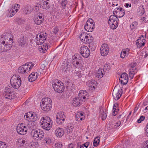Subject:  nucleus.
<instances>
[{"label": "nucleus", "instance_id": "f257e3e1", "mask_svg": "<svg viewBox=\"0 0 148 148\" xmlns=\"http://www.w3.org/2000/svg\"><path fill=\"white\" fill-rule=\"evenodd\" d=\"M114 15L110 16L109 18L108 23L110 25V28L113 29H115L118 25L119 19L118 17H123L125 14L124 9L120 6L116 8L113 12Z\"/></svg>", "mask_w": 148, "mask_h": 148}, {"label": "nucleus", "instance_id": "f03ea898", "mask_svg": "<svg viewBox=\"0 0 148 148\" xmlns=\"http://www.w3.org/2000/svg\"><path fill=\"white\" fill-rule=\"evenodd\" d=\"M52 121L50 118L46 116L41 118L40 121V126L46 130H49L51 128L52 125Z\"/></svg>", "mask_w": 148, "mask_h": 148}, {"label": "nucleus", "instance_id": "7ed1b4c3", "mask_svg": "<svg viewBox=\"0 0 148 148\" xmlns=\"http://www.w3.org/2000/svg\"><path fill=\"white\" fill-rule=\"evenodd\" d=\"M52 101L50 98H46L42 99L40 103L41 109L44 111H49L51 108Z\"/></svg>", "mask_w": 148, "mask_h": 148}, {"label": "nucleus", "instance_id": "20e7f679", "mask_svg": "<svg viewBox=\"0 0 148 148\" xmlns=\"http://www.w3.org/2000/svg\"><path fill=\"white\" fill-rule=\"evenodd\" d=\"M12 86L14 88L17 89L20 86L21 84V80L20 77L18 75H13L10 80Z\"/></svg>", "mask_w": 148, "mask_h": 148}, {"label": "nucleus", "instance_id": "39448f33", "mask_svg": "<svg viewBox=\"0 0 148 148\" xmlns=\"http://www.w3.org/2000/svg\"><path fill=\"white\" fill-rule=\"evenodd\" d=\"M34 66V64L30 62L26 63L19 67L18 69L19 73H23L28 72Z\"/></svg>", "mask_w": 148, "mask_h": 148}, {"label": "nucleus", "instance_id": "423d86ee", "mask_svg": "<svg viewBox=\"0 0 148 148\" xmlns=\"http://www.w3.org/2000/svg\"><path fill=\"white\" fill-rule=\"evenodd\" d=\"M3 95L5 98L9 100L13 99L16 96L15 92L12 91L11 89L8 87L5 88Z\"/></svg>", "mask_w": 148, "mask_h": 148}, {"label": "nucleus", "instance_id": "0eeeda50", "mask_svg": "<svg viewBox=\"0 0 148 148\" xmlns=\"http://www.w3.org/2000/svg\"><path fill=\"white\" fill-rule=\"evenodd\" d=\"M32 134L33 138L37 140H41L44 136L43 131L39 129L33 130Z\"/></svg>", "mask_w": 148, "mask_h": 148}, {"label": "nucleus", "instance_id": "6e6552de", "mask_svg": "<svg viewBox=\"0 0 148 148\" xmlns=\"http://www.w3.org/2000/svg\"><path fill=\"white\" fill-rule=\"evenodd\" d=\"M95 26V23L94 21L92 18H89L86 23L84 28L87 31L91 32L93 31Z\"/></svg>", "mask_w": 148, "mask_h": 148}, {"label": "nucleus", "instance_id": "1a4fd4ad", "mask_svg": "<svg viewBox=\"0 0 148 148\" xmlns=\"http://www.w3.org/2000/svg\"><path fill=\"white\" fill-rule=\"evenodd\" d=\"M56 117V121L58 124L61 125L64 122L66 115L64 112L60 111L57 114Z\"/></svg>", "mask_w": 148, "mask_h": 148}, {"label": "nucleus", "instance_id": "9d476101", "mask_svg": "<svg viewBox=\"0 0 148 148\" xmlns=\"http://www.w3.org/2000/svg\"><path fill=\"white\" fill-rule=\"evenodd\" d=\"M54 90L58 93L62 92L64 90V87L63 83H60L59 81H58L56 83L52 84Z\"/></svg>", "mask_w": 148, "mask_h": 148}, {"label": "nucleus", "instance_id": "9b49d317", "mask_svg": "<svg viewBox=\"0 0 148 148\" xmlns=\"http://www.w3.org/2000/svg\"><path fill=\"white\" fill-rule=\"evenodd\" d=\"M27 127L25 126L24 124L21 123L18 124L16 127L17 132L21 135H24L27 132Z\"/></svg>", "mask_w": 148, "mask_h": 148}, {"label": "nucleus", "instance_id": "f8f14e48", "mask_svg": "<svg viewBox=\"0 0 148 148\" xmlns=\"http://www.w3.org/2000/svg\"><path fill=\"white\" fill-rule=\"evenodd\" d=\"M20 6L19 5L15 3L8 10L9 13L8 14L9 16L12 17L14 16L18 11V8L19 9Z\"/></svg>", "mask_w": 148, "mask_h": 148}, {"label": "nucleus", "instance_id": "ddd939ff", "mask_svg": "<svg viewBox=\"0 0 148 148\" xmlns=\"http://www.w3.org/2000/svg\"><path fill=\"white\" fill-rule=\"evenodd\" d=\"M80 52L83 57L86 58H88L90 54V50L88 47L84 45L82 46L80 48Z\"/></svg>", "mask_w": 148, "mask_h": 148}, {"label": "nucleus", "instance_id": "4468645a", "mask_svg": "<svg viewBox=\"0 0 148 148\" xmlns=\"http://www.w3.org/2000/svg\"><path fill=\"white\" fill-rule=\"evenodd\" d=\"M46 39L45 37L43 34L42 33L38 34L36 38V44L38 45H40L44 42Z\"/></svg>", "mask_w": 148, "mask_h": 148}, {"label": "nucleus", "instance_id": "2eb2a0df", "mask_svg": "<svg viewBox=\"0 0 148 148\" xmlns=\"http://www.w3.org/2000/svg\"><path fill=\"white\" fill-rule=\"evenodd\" d=\"M100 53L103 56L107 55L109 51V48L108 45L104 43L102 45L100 48Z\"/></svg>", "mask_w": 148, "mask_h": 148}, {"label": "nucleus", "instance_id": "dca6fc26", "mask_svg": "<svg viewBox=\"0 0 148 148\" xmlns=\"http://www.w3.org/2000/svg\"><path fill=\"white\" fill-rule=\"evenodd\" d=\"M128 81V77L126 73H124L122 74L119 79V82L121 84L125 85L127 83Z\"/></svg>", "mask_w": 148, "mask_h": 148}, {"label": "nucleus", "instance_id": "f3484780", "mask_svg": "<svg viewBox=\"0 0 148 148\" xmlns=\"http://www.w3.org/2000/svg\"><path fill=\"white\" fill-rule=\"evenodd\" d=\"M122 90V89L120 88L117 91L115 90V87L114 88L112 92V96L116 100L119 99L121 96L122 93L120 92Z\"/></svg>", "mask_w": 148, "mask_h": 148}, {"label": "nucleus", "instance_id": "a211bd4d", "mask_svg": "<svg viewBox=\"0 0 148 148\" xmlns=\"http://www.w3.org/2000/svg\"><path fill=\"white\" fill-rule=\"evenodd\" d=\"M28 39L24 38V36L19 38L18 39V43L19 46L24 47L26 46L28 44Z\"/></svg>", "mask_w": 148, "mask_h": 148}, {"label": "nucleus", "instance_id": "6ab92c4d", "mask_svg": "<svg viewBox=\"0 0 148 148\" xmlns=\"http://www.w3.org/2000/svg\"><path fill=\"white\" fill-rule=\"evenodd\" d=\"M72 65L70 64L69 63L66 62L62 66L61 68V69L62 71L64 72L67 73V71H69L71 69Z\"/></svg>", "mask_w": 148, "mask_h": 148}, {"label": "nucleus", "instance_id": "aec40b11", "mask_svg": "<svg viewBox=\"0 0 148 148\" xmlns=\"http://www.w3.org/2000/svg\"><path fill=\"white\" fill-rule=\"evenodd\" d=\"M39 73L36 72L32 73L29 76L28 79L29 81L32 82L35 81L37 78V77L39 75Z\"/></svg>", "mask_w": 148, "mask_h": 148}, {"label": "nucleus", "instance_id": "412c9836", "mask_svg": "<svg viewBox=\"0 0 148 148\" xmlns=\"http://www.w3.org/2000/svg\"><path fill=\"white\" fill-rule=\"evenodd\" d=\"M22 10L24 13L26 14H29L31 13V6L29 4L24 5L22 8Z\"/></svg>", "mask_w": 148, "mask_h": 148}, {"label": "nucleus", "instance_id": "4be33fe9", "mask_svg": "<svg viewBox=\"0 0 148 148\" xmlns=\"http://www.w3.org/2000/svg\"><path fill=\"white\" fill-rule=\"evenodd\" d=\"M64 130L62 128L59 127L55 131V134L58 137H62L64 134Z\"/></svg>", "mask_w": 148, "mask_h": 148}, {"label": "nucleus", "instance_id": "5701e85b", "mask_svg": "<svg viewBox=\"0 0 148 148\" xmlns=\"http://www.w3.org/2000/svg\"><path fill=\"white\" fill-rule=\"evenodd\" d=\"M26 114L28 115L30 120H32L31 121L33 122L36 121L38 118L37 114L35 113L33 114L32 112H29L26 113Z\"/></svg>", "mask_w": 148, "mask_h": 148}, {"label": "nucleus", "instance_id": "b1692460", "mask_svg": "<svg viewBox=\"0 0 148 148\" xmlns=\"http://www.w3.org/2000/svg\"><path fill=\"white\" fill-rule=\"evenodd\" d=\"M44 18L41 15H37L35 18L34 22L37 25H40L43 21Z\"/></svg>", "mask_w": 148, "mask_h": 148}, {"label": "nucleus", "instance_id": "393cba45", "mask_svg": "<svg viewBox=\"0 0 148 148\" xmlns=\"http://www.w3.org/2000/svg\"><path fill=\"white\" fill-rule=\"evenodd\" d=\"M88 94L86 90H80L78 94V97L81 100H82V99H85L86 98V96L87 97H88Z\"/></svg>", "mask_w": 148, "mask_h": 148}, {"label": "nucleus", "instance_id": "a878e982", "mask_svg": "<svg viewBox=\"0 0 148 148\" xmlns=\"http://www.w3.org/2000/svg\"><path fill=\"white\" fill-rule=\"evenodd\" d=\"M82 101V100L77 97L73 99L72 103L73 105L75 106H79L81 105Z\"/></svg>", "mask_w": 148, "mask_h": 148}, {"label": "nucleus", "instance_id": "bb28decb", "mask_svg": "<svg viewBox=\"0 0 148 148\" xmlns=\"http://www.w3.org/2000/svg\"><path fill=\"white\" fill-rule=\"evenodd\" d=\"M8 37H7L6 34H2L1 38V41H2L1 44V45L2 46L3 45H4L5 43H8Z\"/></svg>", "mask_w": 148, "mask_h": 148}, {"label": "nucleus", "instance_id": "cd10ccee", "mask_svg": "<svg viewBox=\"0 0 148 148\" xmlns=\"http://www.w3.org/2000/svg\"><path fill=\"white\" fill-rule=\"evenodd\" d=\"M39 5H40V8H41L46 10H47L50 7L49 3L45 1H43L42 2L40 3H39Z\"/></svg>", "mask_w": 148, "mask_h": 148}, {"label": "nucleus", "instance_id": "c85d7f7f", "mask_svg": "<svg viewBox=\"0 0 148 148\" xmlns=\"http://www.w3.org/2000/svg\"><path fill=\"white\" fill-rule=\"evenodd\" d=\"M28 86L26 83L23 84L21 86V92L23 93L26 92L28 90Z\"/></svg>", "mask_w": 148, "mask_h": 148}, {"label": "nucleus", "instance_id": "c756f323", "mask_svg": "<svg viewBox=\"0 0 148 148\" xmlns=\"http://www.w3.org/2000/svg\"><path fill=\"white\" fill-rule=\"evenodd\" d=\"M1 49L3 51H7L9 50L12 47V46L10 44H8L6 43L4 45H3L1 46Z\"/></svg>", "mask_w": 148, "mask_h": 148}, {"label": "nucleus", "instance_id": "7c9ffc66", "mask_svg": "<svg viewBox=\"0 0 148 148\" xmlns=\"http://www.w3.org/2000/svg\"><path fill=\"white\" fill-rule=\"evenodd\" d=\"M47 46V45L45 44V45H44L42 46L39 47L38 49L41 53H45L47 50L48 49V46Z\"/></svg>", "mask_w": 148, "mask_h": 148}, {"label": "nucleus", "instance_id": "2f4dec72", "mask_svg": "<svg viewBox=\"0 0 148 148\" xmlns=\"http://www.w3.org/2000/svg\"><path fill=\"white\" fill-rule=\"evenodd\" d=\"M137 13L138 15L142 16L145 13V10L143 6H140L137 10Z\"/></svg>", "mask_w": 148, "mask_h": 148}, {"label": "nucleus", "instance_id": "473e14b6", "mask_svg": "<svg viewBox=\"0 0 148 148\" xmlns=\"http://www.w3.org/2000/svg\"><path fill=\"white\" fill-rule=\"evenodd\" d=\"M143 42H141V39H138L136 41V44L139 47H140L144 45L145 40H143Z\"/></svg>", "mask_w": 148, "mask_h": 148}, {"label": "nucleus", "instance_id": "72a5a7b5", "mask_svg": "<svg viewBox=\"0 0 148 148\" xmlns=\"http://www.w3.org/2000/svg\"><path fill=\"white\" fill-rule=\"evenodd\" d=\"M103 71L102 70H99L97 72V73L96 74V77H97L98 78H101L103 77V75H104V74L103 73V72L104 71V70H103Z\"/></svg>", "mask_w": 148, "mask_h": 148}, {"label": "nucleus", "instance_id": "f704fd0d", "mask_svg": "<svg viewBox=\"0 0 148 148\" xmlns=\"http://www.w3.org/2000/svg\"><path fill=\"white\" fill-rule=\"evenodd\" d=\"M88 36H86V34L84 33H82L80 35L79 38L82 42H85V40L88 38Z\"/></svg>", "mask_w": 148, "mask_h": 148}, {"label": "nucleus", "instance_id": "c9c22d12", "mask_svg": "<svg viewBox=\"0 0 148 148\" xmlns=\"http://www.w3.org/2000/svg\"><path fill=\"white\" fill-rule=\"evenodd\" d=\"M99 142L100 138L98 137H96L94 139V140L93 143V146L95 147H97L99 144Z\"/></svg>", "mask_w": 148, "mask_h": 148}, {"label": "nucleus", "instance_id": "e433bc0d", "mask_svg": "<svg viewBox=\"0 0 148 148\" xmlns=\"http://www.w3.org/2000/svg\"><path fill=\"white\" fill-rule=\"evenodd\" d=\"M73 126L70 125H68L66 128V132L67 134H70L72 132L73 130Z\"/></svg>", "mask_w": 148, "mask_h": 148}, {"label": "nucleus", "instance_id": "4c0bfd02", "mask_svg": "<svg viewBox=\"0 0 148 148\" xmlns=\"http://www.w3.org/2000/svg\"><path fill=\"white\" fill-rule=\"evenodd\" d=\"M97 83L96 81L95 80H92L91 81H90L89 82V86L90 87H92V88H95V86H97Z\"/></svg>", "mask_w": 148, "mask_h": 148}, {"label": "nucleus", "instance_id": "58836bf2", "mask_svg": "<svg viewBox=\"0 0 148 148\" xmlns=\"http://www.w3.org/2000/svg\"><path fill=\"white\" fill-rule=\"evenodd\" d=\"M101 117L103 120H104L106 119L107 117V114L106 113V109H104L103 111V112L101 113Z\"/></svg>", "mask_w": 148, "mask_h": 148}, {"label": "nucleus", "instance_id": "ea45409f", "mask_svg": "<svg viewBox=\"0 0 148 148\" xmlns=\"http://www.w3.org/2000/svg\"><path fill=\"white\" fill-rule=\"evenodd\" d=\"M73 64L76 68L77 67L78 65L81 63V61H78L76 60H75L74 61H72Z\"/></svg>", "mask_w": 148, "mask_h": 148}, {"label": "nucleus", "instance_id": "a19ab883", "mask_svg": "<svg viewBox=\"0 0 148 148\" xmlns=\"http://www.w3.org/2000/svg\"><path fill=\"white\" fill-rule=\"evenodd\" d=\"M138 25V23L135 21L133 23L130 25V28L131 30H133L136 28Z\"/></svg>", "mask_w": 148, "mask_h": 148}, {"label": "nucleus", "instance_id": "79ce46f5", "mask_svg": "<svg viewBox=\"0 0 148 148\" xmlns=\"http://www.w3.org/2000/svg\"><path fill=\"white\" fill-rule=\"evenodd\" d=\"M118 106V104L117 103H115L114 105L113 108V115L115 116L116 115V114H115V112H116V108Z\"/></svg>", "mask_w": 148, "mask_h": 148}, {"label": "nucleus", "instance_id": "37998d69", "mask_svg": "<svg viewBox=\"0 0 148 148\" xmlns=\"http://www.w3.org/2000/svg\"><path fill=\"white\" fill-rule=\"evenodd\" d=\"M93 39V38H90V39L89 38H86L85 40V42L84 43L88 44H90L92 41Z\"/></svg>", "mask_w": 148, "mask_h": 148}, {"label": "nucleus", "instance_id": "c03bdc74", "mask_svg": "<svg viewBox=\"0 0 148 148\" xmlns=\"http://www.w3.org/2000/svg\"><path fill=\"white\" fill-rule=\"evenodd\" d=\"M89 144L90 143L89 142H86L85 143L83 144L82 145H81L80 148H87Z\"/></svg>", "mask_w": 148, "mask_h": 148}, {"label": "nucleus", "instance_id": "a18cd8bd", "mask_svg": "<svg viewBox=\"0 0 148 148\" xmlns=\"http://www.w3.org/2000/svg\"><path fill=\"white\" fill-rule=\"evenodd\" d=\"M126 54L127 53H126V51H124V49H123L121 52V57L122 58H123Z\"/></svg>", "mask_w": 148, "mask_h": 148}, {"label": "nucleus", "instance_id": "49530a36", "mask_svg": "<svg viewBox=\"0 0 148 148\" xmlns=\"http://www.w3.org/2000/svg\"><path fill=\"white\" fill-rule=\"evenodd\" d=\"M7 147V146L5 143L0 141V148H6Z\"/></svg>", "mask_w": 148, "mask_h": 148}, {"label": "nucleus", "instance_id": "de8ad7c7", "mask_svg": "<svg viewBox=\"0 0 148 148\" xmlns=\"http://www.w3.org/2000/svg\"><path fill=\"white\" fill-rule=\"evenodd\" d=\"M142 147V148H148V140L143 142Z\"/></svg>", "mask_w": 148, "mask_h": 148}, {"label": "nucleus", "instance_id": "09e8293b", "mask_svg": "<svg viewBox=\"0 0 148 148\" xmlns=\"http://www.w3.org/2000/svg\"><path fill=\"white\" fill-rule=\"evenodd\" d=\"M40 8V6L39 5V4L38 3L37 5L35 6L34 7L33 9L34 11L37 12L39 10Z\"/></svg>", "mask_w": 148, "mask_h": 148}, {"label": "nucleus", "instance_id": "8fccbe9b", "mask_svg": "<svg viewBox=\"0 0 148 148\" xmlns=\"http://www.w3.org/2000/svg\"><path fill=\"white\" fill-rule=\"evenodd\" d=\"M129 141H125L123 145V147L124 148H129V145L128 144Z\"/></svg>", "mask_w": 148, "mask_h": 148}, {"label": "nucleus", "instance_id": "3c124183", "mask_svg": "<svg viewBox=\"0 0 148 148\" xmlns=\"http://www.w3.org/2000/svg\"><path fill=\"white\" fill-rule=\"evenodd\" d=\"M110 66L107 64H105L104 65L103 67V70H106L107 71H109L110 69Z\"/></svg>", "mask_w": 148, "mask_h": 148}, {"label": "nucleus", "instance_id": "603ef678", "mask_svg": "<svg viewBox=\"0 0 148 148\" xmlns=\"http://www.w3.org/2000/svg\"><path fill=\"white\" fill-rule=\"evenodd\" d=\"M145 119V117L142 116L140 118L137 120V122L138 123H139L141 122L142 121H143Z\"/></svg>", "mask_w": 148, "mask_h": 148}, {"label": "nucleus", "instance_id": "864d4df0", "mask_svg": "<svg viewBox=\"0 0 148 148\" xmlns=\"http://www.w3.org/2000/svg\"><path fill=\"white\" fill-rule=\"evenodd\" d=\"M55 146L56 148H61L62 145L61 143H56Z\"/></svg>", "mask_w": 148, "mask_h": 148}, {"label": "nucleus", "instance_id": "5fc2aeb1", "mask_svg": "<svg viewBox=\"0 0 148 148\" xmlns=\"http://www.w3.org/2000/svg\"><path fill=\"white\" fill-rule=\"evenodd\" d=\"M67 1L64 0V1H62L61 3L62 7L65 8V7L66 6V4H67Z\"/></svg>", "mask_w": 148, "mask_h": 148}, {"label": "nucleus", "instance_id": "6e6d98bb", "mask_svg": "<svg viewBox=\"0 0 148 148\" xmlns=\"http://www.w3.org/2000/svg\"><path fill=\"white\" fill-rule=\"evenodd\" d=\"M131 71V72L134 73H136L137 72L136 68H130L129 70V71Z\"/></svg>", "mask_w": 148, "mask_h": 148}, {"label": "nucleus", "instance_id": "4d7b16f0", "mask_svg": "<svg viewBox=\"0 0 148 148\" xmlns=\"http://www.w3.org/2000/svg\"><path fill=\"white\" fill-rule=\"evenodd\" d=\"M121 124V121H119L118 122L116 123L115 125H114L113 128L114 129H116L120 126Z\"/></svg>", "mask_w": 148, "mask_h": 148}, {"label": "nucleus", "instance_id": "13d9d810", "mask_svg": "<svg viewBox=\"0 0 148 148\" xmlns=\"http://www.w3.org/2000/svg\"><path fill=\"white\" fill-rule=\"evenodd\" d=\"M59 29L57 27H55L53 30V33L55 34H56L58 32Z\"/></svg>", "mask_w": 148, "mask_h": 148}, {"label": "nucleus", "instance_id": "bf43d9fd", "mask_svg": "<svg viewBox=\"0 0 148 148\" xmlns=\"http://www.w3.org/2000/svg\"><path fill=\"white\" fill-rule=\"evenodd\" d=\"M136 73H134L132 72H131V71H129V75L131 79H132L134 77V75Z\"/></svg>", "mask_w": 148, "mask_h": 148}, {"label": "nucleus", "instance_id": "052dcab7", "mask_svg": "<svg viewBox=\"0 0 148 148\" xmlns=\"http://www.w3.org/2000/svg\"><path fill=\"white\" fill-rule=\"evenodd\" d=\"M84 119V117H81L80 116H76V120L78 121H80Z\"/></svg>", "mask_w": 148, "mask_h": 148}, {"label": "nucleus", "instance_id": "680f3d73", "mask_svg": "<svg viewBox=\"0 0 148 148\" xmlns=\"http://www.w3.org/2000/svg\"><path fill=\"white\" fill-rule=\"evenodd\" d=\"M45 141L46 143L48 144L50 142L51 140L49 137L46 136L45 137Z\"/></svg>", "mask_w": 148, "mask_h": 148}, {"label": "nucleus", "instance_id": "e2e57ef3", "mask_svg": "<svg viewBox=\"0 0 148 148\" xmlns=\"http://www.w3.org/2000/svg\"><path fill=\"white\" fill-rule=\"evenodd\" d=\"M136 62H133L132 63H131L130 65V68H136Z\"/></svg>", "mask_w": 148, "mask_h": 148}, {"label": "nucleus", "instance_id": "0e129e2a", "mask_svg": "<svg viewBox=\"0 0 148 148\" xmlns=\"http://www.w3.org/2000/svg\"><path fill=\"white\" fill-rule=\"evenodd\" d=\"M76 56H77V58L76 59V60L78 61H80L81 62L82 61V58L80 56V55L78 54H76Z\"/></svg>", "mask_w": 148, "mask_h": 148}, {"label": "nucleus", "instance_id": "69168bd1", "mask_svg": "<svg viewBox=\"0 0 148 148\" xmlns=\"http://www.w3.org/2000/svg\"><path fill=\"white\" fill-rule=\"evenodd\" d=\"M13 40L11 38H8V43H6L7 44H10V45H11V44H12L13 42Z\"/></svg>", "mask_w": 148, "mask_h": 148}, {"label": "nucleus", "instance_id": "338daca9", "mask_svg": "<svg viewBox=\"0 0 148 148\" xmlns=\"http://www.w3.org/2000/svg\"><path fill=\"white\" fill-rule=\"evenodd\" d=\"M24 117L25 119V120H27L28 121H29L30 120V119H29V116H28V115L26 114V113L25 114Z\"/></svg>", "mask_w": 148, "mask_h": 148}, {"label": "nucleus", "instance_id": "774afa93", "mask_svg": "<svg viewBox=\"0 0 148 148\" xmlns=\"http://www.w3.org/2000/svg\"><path fill=\"white\" fill-rule=\"evenodd\" d=\"M145 131L146 135L147 137H148V127H146Z\"/></svg>", "mask_w": 148, "mask_h": 148}]
</instances>
